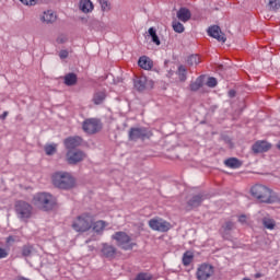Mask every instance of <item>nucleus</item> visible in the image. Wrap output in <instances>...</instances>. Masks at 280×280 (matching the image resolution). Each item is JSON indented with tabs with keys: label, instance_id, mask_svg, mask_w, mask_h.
Wrapping results in <instances>:
<instances>
[{
	"label": "nucleus",
	"instance_id": "79ce46f5",
	"mask_svg": "<svg viewBox=\"0 0 280 280\" xmlns=\"http://www.w3.org/2000/svg\"><path fill=\"white\" fill-rule=\"evenodd\" d=\"M14 242H16V240L14 238V236H8L5 240L7 244H14Z\"/></svg>",
	"mask_w": 280,
	"mask_h": 280
},
{
	"label": "nucleus",
	"instance_id": "bb28decb",
	"mask_svg": "<svg viewBox=\"0 0 280 280\" xmlns=\"http://www.w3.org/2000/svg\"><path fill=\"white\" fill-rule=\"evenodd\" d=\"M149 36L151 37L152 43L154 45H161V39L159 38V35L156 34V28L150 27L148 31Z\"/></svg>",
	"mask_w": 280,
	"mask_h": 280
},
{
	"label": "nucleus",
	"instance_id": "a18cd8bd",
	"mask_svg": "<svg viewBox=\"0 0 280 280\" xmlns=\"http://www.w3.org/2000/svg\"><path fill=\"white\" fill-rule=\"evenodd\" d=\"M8 117V112H4L2 115H0V119H5Z\"/></svg>",
	"mask_w": 280,
	"mask_h": 280
},
{
	"label": "nucleus",
	"instance_id": "de8ad7c7",
	"mask_svg": "<svg viewBox=\"0 0 280 280\" xmlns=\"http://www.w3.org/2000/svg\"><path fill=\"white\" fill-rule=\"evenodd\" d=\"M15 280H30V279L24 278V277H18V278H15Z\"/></svg>",
	"mask_w": 280,
	"mask_h": 280
},
{
	"label": "nucleus",
	"instance_id": "72a5a7b5",
	"mask_svg": "<svg viewBox=\"0 0 280 280\" xmlns=\"http://www.w3.org/2000/svg\"><path fill=\"white\" fill-rule=\"evenodd\" d=\"M268 5H269V10L277 12V10H279L280 8V0H270Z\"/></svg>",
	"mask_w": 280,
	"mask_h": 280
},
{
	"label": "nucleus",
	"instance_id": "5701e85b",
	"mask_svg": "<svg viewBox=\"0 0 280 280\" xmlns=\"http://www.w3.org/2000/svg\"><path fill=\"white\" fill-rule=\"evenodd\" d=\"M80 10L83 11L85 14L89 12H93V2H91V0H81Z\"/></svg>",
	"mask_w": 280,
	"mask_h": 280
},
{
	"label": "nucleus",
	"instance_id": "ea45409f",
	"mask_svg": "<svg viewBox=\"0 0 280 280\" xmlns=\"http://www.w3.org/2000/svg\"><path fill=\"white\" fill-rule=\"evenodd\" d=\"M59 57L61 58V60H65V58H69V51L67 50H61L59 52Z\"/></svg>",
	"mask_w": 280,
	"mask_h": 280
},
{
	"label": "nucleus",
	"instance_id": "f257e3e1",
	"mask_svg": "<svg viewBox=\"0 0 280 280\" xmlns=\"http://www.w3.org/2000/svg\"><path fill=\"white\" fill-rule=\"evenodd\" d=\"M54 187L57 189H73L75 187V178L71 176L70 173L67 172H56L51 176Z\"/></svg>",
	"mask_w": 280,
	"mask_h": 280
},
{
	"label": "nucleus",
	"instance_id": "dca6fc26",
	"mask_svg": "<svg viewBox=\"0 0 280 280\" xmlns=\"http://www.w3.org/2000/svg\"><path fill=\"white\" fill-rule=\"evenodd\" d=\"M202 200H205V195H195L187 201V210L191 211V209H196L202 205Z\"/></svg>",
	"mask_w": 280,
	"mask_h": 280
},
{
	"label": "nucleus",
	"instance_id": "6e6552de",
	"mask_svg": "<svg viewBox=\"0 0 280 280\" xmlns=\"http://www.w3.org/2000/svg\"><path fill=\"white\" fill-rule=\"evenodd\" d=\"M152 137V133L148 130V128L144 127H132L129 130V141H145V139H150Z\"/></svg>",
	"mask_w": 280,
	"mask_h": 280
},
{
	"label": "nucleus",
	"instance_id": "412c9836",
	"mask_svg": "<svg viewBox=\"0 0 280 280\" xmlns=\"http://www.w3.org/2000/svg\"><path fill=\"white\" fill-rule=\"evenodd\" d=\"M104 100H106V91H96L93 95L92 102L100 106V104H104Z\"/></svg>",
	"mask_w": 280,
	"mask_h": 280
},
{
	"label": "nucleus",
	"instance_id": "2f4dec72",
	"mask_svg": "<svg viewBox=\"0 0 280 280\" xmlns=\"http://www.w3.org/2000/svg\"><path fill=\"white\" fill-rule=\"evenodd\" d=\"M187 65L194 67V65H200V57L198 55H191L187 59Z\"/></svg>",
	"mask_w": 280,
	"mask_h": 280
},
{
	"label": "nucleus",
	"instance_id": "f03ea898",
	"mask_svg": "<svg viewBox=\"0 0 280 280\" xmlns=\"http://www.w3.org/2000/svg\"><path fill=\"white\" fill-rule=\"evenodd\" d=\"M33 203L42 211H51L56 207V197L49 192H38L34 196Z\"/></svg>",
	"mask_w": 280,
	"mask_h": 280
},
{
	"label": "nucleus",
	"instance_id": "4be33fe9",
	"mask_svg": "<svg viewBox=\"0 0 280 280\" xmlns=\"http://www.w3.org/2000/svg\"><path fill=\"white\" fill-rule=\"evenodd\" d=\"M65 84L66 86H75V84H78V75L73 72L66 74Z\"/></svg>",
	"mask_w": 280,
	"mask_h": 280
},
{
	"label": "nucleus",
	"instance_id": "39448f33",
	"mask_svg": "<svg viewBox=\"0 0 280 280\" xmlns=\"http://www.w3.org/2000/svg\"><path fill=\"white\" fill-rule=\"evenodd\" d=\"M15 213L22 222H27L32 218V211L34 208L27 201L18 200L14 206Z\"/></svg>",
	"mask_w": 280,
	"mask_h": 280
},
{
	"label": "nucleus",
	"instance_id": "a211bd4d",
	"mask_svg": "<svg viewBox=\"0 0 280 280\" xmlns=\"http://www.w3.org/2000/svg\"><path fill=\"white\" fill-rule=\"evenodd\" d=\"M138 65L141 69H144L145 71H150V69L154 67V62L152 61V59L147 56L140 57L138 60Z\"/></svg>",
	"mask_w": 280,
	"mask_h": 280
},
{
	"label": "nucleus",
	"instance_id": "c756f323",
	"mask_svg": "<svg viewBox=\"0 0 280 280\" xmlns=\"http://www.w3.org/2000/svg\"><path fill=\"white\" fill-rule=\"evenodd\" d=\"M32 253H34V246H32V245H24L22 247V257H31Z\"/></svg>",
	"mask_w": 280,
	"mask_h": 280
},
{
	"label": "nucleus",
	"instance_id": "a19ab883",
	"mask_svg": "<svg viewBox=\"0 0 280 280\" xmlns=\"http://www.w3.org/2000/svg\"><path fill=\"white\" fill-rule=\"evenodd\" d=\"M8 257V250L0 247V259H5Z\"/></svg>",
	"mask_w": 280,
	"mask_h": 280
},
{
	"label": "nucleus",
	"instance_id": "f704fd0d",
	"mask_svg": "<svg viewBox=\"0 0 280 280\" xmlns=\"http://www.w3.org/2000/svg\"><path fill=\"white\" fill-rule=\"evenodd\" d=\"M98 3L101 5L103 12L110 11V3L108 2V0H98Z\"/></svg>",
	"mask_w": 280,
	"mask_h": 280
},
{
	"label": "nucleus",
	"instance_id": "aec40b11",
	"mask_svg": "<svg viewBox=\"0 0 280 280\" xmlns=\"http://www.w3.org/2000/svg\"><path fill=\"white\" fill-rule=\"evenodd\" d=\"M135 88L139 92L145 91L148 89V78L145 77H140L135 80Z\"/></svg>",
	"mask_w": 280,
	"mask_h": 280
},
{
	"label": "nucleus",
	"instance_id": "2eb2a0df",
	"mask_svg": "<svg viewBox=\"0 0 280 280\" xmlns=\"http://www.w3.org/2000/svg\"><path fill=\"white\" fill-rule=\"evenodd\" d=\"M65 145L68 151L75 150L74 148L82 145V138L80 136L69 137L65 140Z\"/></svg>",
	"mask_w": 280,
	"mask_h": 280
},
{
	"label": "nucleus",
	"instance_id": "cd10ccee",
	"mask_svg": "<svg viewBox=\"0 0 280 280\" xmlns=\"http://www.w3.org/2000/svg\"><path fill=\"white\" fill-rule=\"evenodd\" d=\"M194 261V253L191 252H186L183 256V265L184 266H189Z\"/></svg>",
	"mask_w": 280,
	"mask_h": 280
},
{
	"label": "nucleus",
	"instance_id": "c03bdc74",
	"mask_svg": "<svg viewBox=\"0 0 280 280\" xmlns=\"http://www.w3.org/2000/svg\"><path fill=\"white\" fill-rule=\"evenodd\" d=\"M235 95H236L235 90H230L229 91V97H235Z\"/></svg>",
	"mask_w": 280,
	"mask_h": 280
},
{
	"label": "nucleus",
	"instance_id": "1a4fd4ad",
	"mask_svg": "<svg viewBox=\"0 0 280 280\" xmlns=\"http://www.w3.org/2000/svg\"><path fill=\"white\" fill-rule=\"evenodd\" d=\"M149 226L152 231H159L160 233H167L172 229V223L163 220L162 218H155L149 220Z\"/></svg>",
	"mask_w": 280,
	"mask_h": 280
},
{
	"label": "nucleus",
	"instance_id": "e433bc0d",
	"mask_svg": "<svg viewBox=\"0 0 280 280\" xmlns=\"http://www.w3.org/2000/svg\"><path fill=\"white\" fill-rule=\"evenodd\" d=\"M223 231L229 232V231H233V229H235V223H233V221H228L222 225Z\"/></svg>",
	"mask_w": 280,
	"mask_h": 280
},
{
	"label": "nucleus",
	"instance_id": "ddd939ff",
	"mask_svg": "<svg viewBox=\"0 0 280 280\" xmlns=\"http://www.w3.org/2000/svg\"><path fill=\"white\" fill-rule=\"evenodd\" d=\"M101 255L106 259H115V256L117 255V248L113 245H109L108 243H103Z\"/></svg>",
	"mask_w": 280,
	"mask_h": 280
},
{
	"label": "nucleus",
	"instance_id": "58836bf2",
	"mask_svg": "<svg viewBox=\"0 0 280 280\" xmlns=\"http://www.w3.org/2000/svg\"><path fill=\"white\" fill-rule=\"evenodd\" d=\"M23 5H36L38 0H19Z\"/></svg>",
	"mask_w": 280,
	"mask_h": 280
},
{
	"label": "nucleus",
	"instance_id": "c9c22d12",
	"mask_svg": "<svg viewBox=\"0 0 280 280\" xmlns=\"http://www.w3.org/2000/svg\"><path fill=\"white\" fill-rule=\"evenodd\" d=\"M45 152H46L47 156H51V155L56 154V144L46 145Z\"/></svg>",
	"mask_w": 280,
	"mask_h": 280
},
{
	"label": "nucleus",
	"instance_id": "4c0bfd02",
	"mask_svg": "<svg viewBox=\"0 0 280 280\" xmlns=\"http://www.w3.org/2000/svg\"><path fill=\"white\" fill-rule=\"evenodd\" d=\"M207 86L210 89H215V86H218V80L213 77H210L207 81Z\"/></svg>",
	"mask_w": 280,
	"mask_h": 280
},
{
	"label": "nucleus",
	"instance_id": "a878e982",
	"mask_svg": "<svg viewBox=\"0 0 280 280\" xmlns=\"http://www.w3.org/2000/svg\"><path fill=\"white\" fill-rule=\"evenodd\" d=\"M226 167H232L233 170H237V167L242 166V163L236 158H230L225 160Z\"/></svg>",
	"mask_w": 280,
	"mask_h": 280
},
{
	"label": "nucleus",
	"instance_id": "f8f14e48",
	"mask_svg": "<svg viewBox=\"0 0 280 280\" xmlns=\"http://www.w3.org/2000/svg\"><path fill=\"white\" fill-rule=\"evenodd\" d=\"M208 34L219 43H226V35L222 33V30L218 25L210 26L208 28Z\"/></svg>",
	"mask_w": 280,
	"mask_h": 280
},
{
	"label": "nucleus",
	"instance_id": "c85d7f7f",
	"mask_svg": "<svg viewBox=\"0 0 280 280\" xmlns=\"http://www.w3.org/2000/svg\"><path fill=\"white\" fill-rule=\"evenodd\" d=\"M202 89V77L196 79L195 82L190 83V91H199Z\"/></svg>",
	"mask_w": 280,
	"mask_h": 280
},
{
	"label": "nucleus",
	"instance_id": "423d86ee",
	"mask_svg": "<svg viewBox=\"0 0 280 280\" xmlns=\"http://www.w3.org/2000/svg\"><path fill=\"white\" fill-rule=\"evenodd\" d=\"M112 240H115L117 246L122 248V250H132L135 247V243H132V238L126 234V232H116L112 235Z\"/></svg>",
	"mask_w": 280,
	"mask_h": 280
},
{
	"label": "nucleus",
	"instance_id": "4468645a",
	"mask_svg": "<svg viewBox=\"0 0 280 280\" xmlns=\"http://www.w3.org/2000/svg\"><path fill=\"white\" fill-rule=\"evenodd\" d=\"M272 148V144H270L268 141H257L253 144L252 150L255 154H260L262 152H268Z\"/></svg>",
	"mask_w": 280,
	"mask_h": 280
},
{
	"label": "nucleus",
	"instance_id": "49530a36",
	"mask_svg": "<svg viewBox=\"0 0 280 280\" xmlns=\"http://www.w3.org/2000/svg\"><path fill=\"white\" fill-rule=\"evenodd\" d=\"M261 277H264L262 273L258 272V273H255V279H261Z\"/></svg>",
	"mask_w": 280,
	"mask_h": 280
},
{
	"label": "nucleus",
	"instance_id": "f3484780",
	"mask_svg": "<svg viewBox=\"0 0 280 280\" xmlns=\"http://www.w3.org/2000/svg\"><path fill=\"white\" fill-rule=\"evenodd\" d=\"M56 13H54V11L51 10L44 11L39 15V20L42 21V23H45L46 25H51V23H56Z\"/></svg>",
	"mask_w": 280,
	"mask_h": 280
},
{
	"label": "nucleus",
	"instance_id": "7ed1b4c3",
	"mask_svg": "<svg viewBox=\"0 0 280 280\" xmlns=\"http://www.w3.org/2000/svg\"><path fill=\"white\" fill-rule=\"evenodd\" d=\"M250 194L256 200L265 202L266 205H272L275 202V196H272V189L261 184H256L252 187Z\"/></svg>",
	"mask_w": 280,
	"mask_h": 280
},
{
	"label": "nucleus",
	"instance_id": "37998d69",
	"mask_svg": "<svg viewBox=\"0 0 280 280\" xmlns=\"http://www.w3.org/2000/svg\"><path fill=\"white\" fill-rule=\"evenodd\" d=\"M238 222H241V224H245L246 222V215L242 214L238 217Z\"/></svg>",
	"mask_w": 280,
	"mask_h": 280
},
{
	"label": "nucleus",
	"instance_id": "6ab92c4d",
	"mask_svg": "<svg viewBox=\"0 0 280 280\" xmlns=\"http://www.w3.org/2000/svg\"><path fill=\"white\" fill-rule=\"evenodd\" d=\"M177 19L179 21H182L183 23H187V21H189V19H191V11H189V9H187V8H180L177 11Z\"/></svg>",
	"mask_w": 280,
	"mask_h": 280
},
{
	"label": "nucleus",
	"instance_id": "20e7f679",
	"mask_svg": "<svg viewBox=\"0 0 280 280\" xmlns=\"http://www.w3.org/2000/svg\"><path fill=\"white\" fill-rule=\"evenodd\" d=\"M93 226V217L89 213L79 215L72 223V229L77 233H86Z\"/></svg>",
	"mask_w": 280,
	"mask_h": 280
},
{
	"label": "nucleus",
	"instance_id": "473e14b6",
	"mask_svg": "<svg viewBox=\"0 0 280 280\" xmlns=\"http://www.w3.org/2000/svg\"><path fill=\"white\" fill-rule=\"evenodd\" d=\"M262 224H264L265 229H269V231H272V229H275V226H276L275 220H272L270 218H264Z\"/></svg>",
	"mask_w": 280,
	"mask_h": 280
},
{
	"label": "nucleus",
	"instance_id": "9b49d317",
	"mask_svg": "<svg viewBox=\"0 0 280 280\" xmlns=\"http://www.w3.org/2000/svg\"><path fill=\"white\" fill-rule=\"evenodd\" d=\"M213 266L209 264H202L198 269H197V279L198 280H208L213 277Z\"/></svg>",
	"mask_w": 280,
	"mask_h": 280
},
{
	"label": "nucleus",
	"instance_id": "09e8293b",
	"mask_svg": "<svg viewBox=\"0 0 280 280\" xmlns=\"http://www.w3.org/2000/svg\"><path fill=\"white\" fill-rule=\"evenodd\" d=\"M58 40H59V43H65L66 42L63 38H59Z\"/></svg>",
	"mask_w": 280,
	"mask_h": 280
},
{
	"label": "nucleus",
	"instance_id": "9d476101",
	"mask_svg": "<svg viewBox=\"0 0 280 280\" xmlns=\"http://www.w3.org/2000/svg\"><path fill=\"white\" fill-rule=\"evenodd\" d=\"M66 156L69 165H78V163H82L86 159V153L81 150H68Z\"/></svg>",
	"mask_w": 280,
	"mask_h": 280
},
{
	"label": "nucleus",
	"instance_id": "b1692460",
	"mask_svg": "<svg viewBox=\"0 0 280 280\" xmlns=\"http://www.w3.org/2000/svg\"><path fill=\"white\" fill-rule=\"evenodd\" d=\"M108 224L105 221H96L92 224V229L95 233H104V230L106 229Z\"/></svg>",
	"mask_w": 280,
	"mask_h": 280
},
{
	"label": "nucleus",
	"instance_id": "393cba45",
	"mask_svg": "<svg viewBox=\"0 0 280 280\" xmlns=\"http://www.w3.org/2000/svg\"><path fill=\"white\" fill-rule=\"evenodd\" d=\"M176 75H178L179 82L187 81V68L180 65L176 71Z\"/></svg>",
	"mask_w": 280,
	"mask_h": 280
},
{
	"label": "nucleus",
	"instance_id": "7c9ffc66",
	"mask_svg": "<svg viewBox=\"0 0 280 280\" xmlns=\"http://www.w3.org/2000/svg\"><path fill=\"white\" fill-rule=\"evenodd\" d=\"M173 30L177 34H183L185 32V26L178 21H173Z\"/></svg>",
	"mask_w": 280,
	"mask_h": 280
},
{
	"label": "nucleus",
	"instance_id": "0eeeda50",
	"mask_svg": "<svg viewBox=\"0 0 280 280\" xmlns=\"http://www.w3.org/2000/svg\"><path fill=\"white\" fill-rule=\"evenodd\" d=\"M82 130L86 132V135H97L102 130V121L96 118H88L82 124Z\"/></svg>",
	"mask_w": 280,
	"mask_h": 280
}]
</instances>
